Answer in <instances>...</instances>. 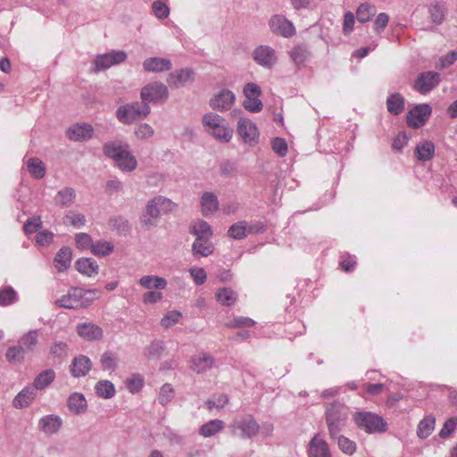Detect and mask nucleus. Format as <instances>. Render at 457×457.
<instances>
[{"label": "nucleus", "mask_w": 457, "mask_h": 457, "mask_svg": "<svg viewBox=\"0 0 457 457\" xmlns=\"http://www.w3.org/2000/svg\"><path fill=\"white\" fill-rule=\"evenodd\" d=\"M104 154L112 159L117 167L125 172L136 170L137 161L129 150V145L122 140L106 142L103 146Z\"/></svg>", "instance_id": "f257e3e1"}, {"label": "nucleus", "mask_w": 457, "mask_h": 457, "mask_svg": "<svg viewBox=\"0 0 457 457\" xmlns=\"http://www.w3.org/2000/svg\"><path fill=\"white\" fill-rule=\"evenodd\" d=\"M348 418L349 409L345 403L335 401L326 405L325 421L331 440H336L337 435L345 429Z\"/></svg>", "instance_id": "f03ea898"}, {"label": "nucleus", "mask_w": 457, "mask_h": 457, "mask_svg": "<svg viewBox=\"0 0 457 457\" xmlns=\"http://www.w3.org/2000/svg\"><path fill=\"white\" fill-rule=\"evenodd\" d=\"M98 292L96 289H83L78 287H71L67 294L55 301V305L65 309H81L90 306L95 297L89 296Z\"/></svg>", "instance_id": "7ed1b4c3"}, {"label": "nucleus", "mask_w": 457, "mask_h": 457, "mask_svg": "<svg viewBox=\"0 0 457 457\" xmlns=\"http://www.w3.org/2000/svg\"><path fill=\"white\" fill-rule=\"evenodd\" d=\"M203 126L206 132L220 142H228L233 136V130L227 120L220 115L209 112L203 116Z\"/></svg>", "instance_id": "20e7f679"}, {"label": "nucleus", "mask_w": 457, "mask_h": 457, "mask_svg": "<svg viewBox=\"0 0 457 457\" xmlns=\"http://www.w3.org/2000/svg\"><path fill=\"white\" fill-rule=\"evenodd\" d=\"M151 112L149 105L141 102H135L120 106L116 111L117 119L124 123L130 124L137 120L145 118Z\"/></svg>", "instance_id": "39448f33"}, {"label": "nucleus", "mask_w": 457, "mask_h": 457, "mask_svg": "<svg viewBox=\"0 0 457 457\" xmlns=\"http://www.w3.org/2000/svg\"><path fill=\"white\" fill-rule=\"evenodd\" d=\"M229 428L233 435L245 439H251L258 435L261 426L253 415L245 414L236 419Z\"/></svg>", "instance_id": "423d86ee"}, {"label": "nucleus", "mask_w": 457, "mask_h": 457, "mask_svg": "<svg viewBox=\"0 0 457 457\" xmlns=\"http://www.w3.org/2000/svg\"><path fill=\"white\" fill-rule=\"evenodd\" d=\"M354 421L359 428L367 433H382L386 430V422L382 417L372 412H357Z\"/></svg>", "instance_id": "0eeeda50"}, {"label": "nucleus", "mask_w": 457, "mask_h": 457, "mask_svg": "<svg viewBox=\"0 0 457 457\" xmlns=\"http://www.w3.org/2000/svg\"><path fill=\"white\" fill-rule=\"evenodd\" d=\"M141 100L149 105L150 103L165 101L169 96L168 87L161 82H153L145 85L140 93Z\"/></svg>", "instance_id": "6e6552de"}, {"label": "nucleus", "mask_w": 457, "mask_h": 457, "mask_svg": "<svg viewBox=\"0 0 457 457\" xmlns=\"http://www.w3.org/2000/svg\"><path fill=\"white\" fill-rule=\"evenodd\" d=\"M176 207L177 204L170 199L158 195L148 201L145 206V212L148 216L159 219L162 214L174 211Z\"/></svg>", "instance_id": "1a4fd4ad"}, {"label": "nucleus", "mask_w": 457, "mask_h": 457, "mask_svg": "<svg viewBox=\"0 0 457 457\" xmlns=\"http://www.w3.org/2000/svg\"><path fill=\"white\" fill-rule=\"evenodd\" d=\"M262 94L261 87L255 83H247L244 87L245 100L244 107L252 112H259L262 110L263 104L260 100Z\"/></svg>", "instance_id": "9d476101"}, {"label": "nucleus", "mask_w": 457, "mask_h": 457, "mask_svg": "<svg viewBox=\"0 0 457 457\" xmlns=\"http://www.w3.org/2000/svg\"><path fill=\"white\" fill-rule=\"evenodd\" d=\"M127 54L124 51H112L111 53L99 54L96 57L94 63V71L96 72L107 70L112 65L124 62Z\"/></svg>", "instance_id": "9b49d317"}, {"label": "nucleus", "mask_w": 457, "mask_h": 457, "mask_svg": "<svg viewBox=\"0 0 457 457\" xmlns=\"http://www.w3.org/2000/svg\"><path fill=\"white\" fill-rule=\"evenodd\" d=\"M441 81L440 74L436 71H425L419 75L415 83L414 89L420 94H427L437 87Z\"/></svg>", "instance_id": "f8f14e48"}, {"label": "nucleus", "mask_w": 457, "mask_h": 457, "mask_svg": "<svg viewBox=\"0 0 457 457\" xmlns=\"http://www.w3.org/2000/svg\"><path fill=\"white\" fill-rule=\"evenodd\" d=\"M270 30L284 37H290L295 34L293 23L283 15H273L269 21Z\"/></svg>", "instance_id": "ddd939ff"}, {"label": "nucleus", "mask_w": 457, "mask_h": 457, "mask_svg": "<svg viewBox=\"0 0 457 457\" xmlns=\"http://www.w3.org/2000/svg\"><path fill=\"white\" fill-rule=\"evenodd\" d=\"M431 112L432 109L429 104H418L408 112L407 124L411 128H420L428 120Z\"/></svg>", "instance_id": "4468645a"}, {"label": "nucleus", "mask_w": 457, "mask_h": 457, "mask_svg": "<svg viewBox=\"0 0 457 457\" xmlns=\"http://www.w3.org/2000/svg\"><path fill=\"white\" fill-rule=\"evenodd\" d=\"M253 60L261 66L270 69L277 62L275 51L268 46H260L253 53Z\"/></svg>", "instance_id": "2eb2a0df"}, {"label": "nucleus", "mask_w": 457, "mask_h": 457, "mask_svg": "<svg viewBox=\"0 0 457 457\" xmlns=\"http://www.w3.org/2000/svg\"><path fill=\"white\" fill-rule=\"evenodd\" d=\"M236 100L235 94L228 89H222L210 100V106L220 112L229 110Z\"/></svg>", "instance_id": "dca6fc26"}, {"label": "nucleus", "mask_w": 457, "mask_h": 457, "mask_svg": "<svg viewBox=\"0 0 457 457\" xmlns=\"http://www.w3.org/2000/svg\"><path fill=\"white\" fill-rule=\"evenodd\" d=\"M237 132L245 143L252 145L258 139V129L255 124L248 119H240L237 123Z\"/></svg>", "instance_id": "f3484780"}, {"label": "nucleus", "mask_w": 457, "mask_h": 457, "mask_svg": "<svg viewBox=\"0 0 457 457\" xmlns=\"http://www.w3.org/2000/svg\"><path fill=\"white\" fill-rule=\"evenodd\" d=\"M62 426V420L60 416L48 414L39 419L37 428L46 435L52 436L59 432Z\"/></svg>", "instance_id": "a211bd4d"}, {"label": "nucleus", "mask_w": 457, "mask_h": 457, "mask_svg": "<svg viewBox=\"0 0 457 457\" xmlns=\"http://www.w3.org/2000/svg\"><path fill=\"white\" fill-rule=\"evenodd\" d=\"M195 80V72L192 69L185 68L176 70L169 74L167 82L170 87H179Z\"/></svg>", "instance_id": "6ab92c4d"}, {"label": "nucleus", "mask_w": 457, "mask_h": 457, "mask_svg": "<svg viewBox=\"0 0 457 457\" xmlns=\"http://www.w3.org/2000/svg\"><path fill=\"white\" fill-rule=\"evenodd\" d=\"M94 134V128L88 123H76L67 130L68 137L73 141H87Z\"/></svg>", "instance_id": "aec40b11"}, {"label": "nucleus", "mask_w": 457, "mask_h": 457, "mask_svg": "<svg viewBox=\"0 0 457 457\" xmlns=\"http://www.w3.org/2000/svg\"><path fill=\"white\" fill-rule=\"evenodd\" d=\"M309 457H331L328 443L318 433L311 439L308 450Z\"/></svg>", "instance_id": "412c9836"}, {"label": "nucleus", "mask_w": 457, "mask_h": 457, "mask_svg": "<svg viewBox=\"0 0 457 457\" xmlns=\"http://www.w3.org/2000/svg\"><path fill=\"white\" fill-rule=\"evenodd\" d=\"M92 369L91 360L83 354L75 357L70 366V371L72 377H85Z\"/></svg>", "instance_id": "4be33fe9"}, {"label": "nucleus", "mask_w": 457, "mask_h": 457, "mask_svg": "<svg viewBox=\"0 0 457 457\" xmlns=\"http://www.w3.org/2000/svg\"><path fill=\"white\" fill-rule=\"evenodd\" d=\"M77 333L79 337L88 341L99 340L103 337V329L91 322L78 324Z\"/></svg>", "instance_id": "5701e85b"}, {"label": "nucleus", "mask_w": 457, "mask_h": 457, "mask_svg": "<svg viewBox=\"0 0 457 457\" xmlns=\"http://www.w3.org/2000/svg\"><path fill=\"white\" fill-rule=\"evenodd\" d=\"M143 68L148 72H162L172 68L170 60L162 57H150L143 62Z\"/></svg>", "instance_id": "b1692460"}, {"label": "nucleus", "mask_w": 457, "mask_h": 457, "mask_svg": "<svg viewBox=\"0 0 457 457\" xmlns=\"http://www.w3.org/2000/svg\"><path fill=\"white\" fill-rule=\"evenodd\" d=\"M202 214L209 217L214 214L219 209V201L217 196L212 192H205L200 200Z\"/></svg>", "instance_id": "393cba45"}, {"label": "nucleus", "mask_w": 457, "mask_h": 457, "mask_svg": "<svg viewBox=\"0 0 457 457\" xmlns=\"http://www.w3.org/2000/svg\"><path fill=\"white\" fill-rule=\"evenodd\" d=\"M36 397V390L32 386L24 387L13 399L12 404L17 409L28 407Z\"/></svg>", "instance_id": "a878e982"}, {"label": "nucleus", "mask_w": 457, "mask_h": 457, "mask_svg": "<svg viewBox=\"0 0 457 457\" xmlns=\"http://www.w3.org/2000/svg\"><path fill=\"white\" fill-rule=\"evenodd\" d=\"M67 406L72 413L79 415L86 412L87 403L82 394L73 393L68 398Z\"/></svg>", "instance_id": "bb28decb"}, {"label": "nucleus", "mask_w": 457, "mask_h": 457, "mask_svg": "<svg viewBox=\"0 0 457 457\" xmlns=\"http://www.w3.org/2000/svg\"><path fill=\"white\" fill-rule=\"evenodd\" d=\"M214 251V246L210 239L195 238L192 245V254L195 258L207 257Z\"/></svg>", "instance_id": "cd10ccee"}, {"label": "nucleus", "mask_w": 457, "mask_h": 457, "mask_svg": "<svg viewBox=\"0 0 457 457\" xmlns=\"http://www.w3.org/2000/svg\"><path fill=\"white\" fill-rule=\"evenodd\" d=\"M75 266L79 273L87 277L96 275L99 270L97 262L92 258H80L76 261Z\"/></svg>", "instance_id": "c85d7f7f"}, {"label": "nucleus", "mask_w": 457, "mask_h": 457, "mask_svg": "<svg viewBox=\"0 0 457 457\" xmlns=\"http://www.w3.org/2000/svg\"><path fill=\"white\" fill-rule=\"evenodd\" d=\"M76 198V192L72 187H66L59 190L54 198L55 205L59 207L71 206Z\"/></svg>", "instance_id": "c756f323"}, {"label": "nucleus", "mask_w": 457, "mask_h": 457, "mask_svg": "<svg viewBox=\"0 0 457 457\" xmlns=\"http://www.w3.org/2000/svg\"><path fill=\"white\" fill-rule=\"evenodd\" d=\"M71 249L68 246H63L57 252L54 262L58 271H64L71 266Z\"/></svg>", "instance_id": "7c9ffc66"}, {"label": "nucleus", "mask_w": 457, "mask_h": 457, "mask_svg": "<svg viewBox=\"0 0 457 457\" xmlns=\"http://www.w3.org/2000/svg\"><path fill=\"white\" fill-rule=\"evenodd\" d=\"M190 234L195 238L210 239L212 236V227L205 220H197L194 222L189 229Z\"/></svg>", "instance_id": "2f4dec72"}, {"label": "nucleus", "mask_w": 457, "mask_h": 457, "mask_svg": "<svg viewBox=\"0 0 457 457\" xmlns=\"http://www.w3.org/2000/svg\"><path fill=\"white\" fill-rule=\"evenodd\" d=\"M404 97L400 93L391 94L387 96L386 108L391 114H400L404 109Z\"/></svg>", "instance_id": "473e14b6"}, {"label": "nucleus", "mask_w": 457, "mask_h": 457, "mask_svg": "<svg viewBox=\"0 0 457 457\" xmlns=\"http://www.w3.org/2000/svg\"><path fill=\"white\" fill-rule=\"evenodd\" d=\"M289 55L294 63L301 67L310 58L311 52L305 45H299L291 49Z\"/></svg>", "instance_id": "72a5a7b5"}, {"label": "nucleus", "mask_w": 457, "mask_h": 457, "mask_svg": "<svg viewBox=\"0 0 457 457\" xmlns=\"http://www.w3.org/2000/svg\"><path fill=\"white\" fill-rule=\"evenodd\" d=\"M193 370L197 373H203L213 365V358L205 353H200L192 360Z\"/></svg>", "instance_id": "f704fd0d"}, {"label": "nucleus", "mask_w": 457, "mask_h": 457, "mask_svg": "<svg viewBox=\"0 0 457 457\" xmlns=\"http://www.w3.org/2000/svg\"><path fill=\"white\" fill-rule=\"evenodd\" d=\"M166 350L165 343L162 340H154L144 350V354L148 359H161Z\"/></svg>", "instance_id": "c9c22d12"}, {"label": "nucleus", "mask_w": 457, "mask_h": 457, "mask_svg": "<svg viewBox=\"0 0 457 457\" xmlns=\"http://www.w3.org/2000/svg\"><path fill=\"white\" fill-rule=\"evenodd\" d=\"M414 154L420 161H429L434 157L435 145L431 141H424L416 146Z\"/></svg>", "instance_id": "e433bc0d"}, {"label": "nucleus", "mask_w": 457, "mask_h": 457, "mask_svg": "<svg viewBox=\"0 0 457 457\" xmlns=\"http://www.w3.org/2000/svg\"><path fill=\"white\" fill-rule=\"evenodd\" d=\"M139 284L146 289H164L167 287L165 278L154 275L143 276L139 279Z\"/></svg>", "instance_id": "4c0bfd02"}, {"label": "nucleus", "mask_w": 457, "mask_h": 457, "mask_svg": "<svg viewBox=\"0 0 457 457\" xmlns=\"http://www.w3.org/2000/svg\"><path fill=\"white\" fill-rule=\"evenodd\" d=\"M55 378V372L52 369H47L40 372L34 379L32 386L37 390L47 387Z\"/></svg>", "instance_id": "58836bf2"}, {"label": "nucleus", "mask_w": 457, "mask_h": 457, "mask_svg": "<svg viewBox=\"0 0 457 457\" xmlns=\"http://www.w3.org/2000/svg\"><path fill=\"white\" fill-rule=\"evenodd\" d=\"M27 168L29 173L35 179H41L46 175V166L44 162L37 157L29 158L27 161Z\"/></svg>", "instance_id": "ea45409f"}, {"label": "nucleus", "mask_w": 457, "mask_h": 457, "mask_svg": "<svg viewBox=\"0 0 457 457\" xmlns=\"http://www.w3.org/2000/svg\"><path fill=\"white\" fill-rule=\"evenodd\" d=\"M225 428V423L221 420H212L199 428V434L204 437H210L221 431Z\"/></svg>", "instance_id": "a19ab883"}, {"label": "nucleus", "mask_w": 457, "mask_h": 457, "mask_svg": "<svg viewBox=\"0 0 457 457\" xmlns=\"http://www.w3.org/2000/svg\"><path fill=\"white\" fill-rule=\"evenodd\" d=\"M435 423H436V419L433 416H431V415L426 416L418 424L417 436L420 439H425V438L428 437L434 431Z\"/></svg>", "instance_id": "79ce46f5"}, {"label": "nucleus", "mask_w": 457, "mask_h": 457, "mask_svg": "<svg viewBox=\"0 0 457 457\" xmlns=\"http://www.w3.org/2000/svg\"><path fill=\"white\" fill-rule=\"evenodd\" d=\"M216 300L222 305L231 306L237 300V294L230 287L219 289L216 294Z\"/></svg>", "instance_id": "37998d69"}, {"label": "nucleus", "mask_w": 457, "mask_h": 457, "mask_svg": "<svg viewBox=\"0 0 457 457\" xmlns=\"http://www.w3.org/2000/svg\"><path fill=\"white\" fill-rule=\"evenodd\" d=\"M109 225L113 231H116L120 235H127L130 231L129 220L122 216L111 218L109 220Z\"/></svg>", "instance_id": "c03bdc74"}, {"label": "nucleus", "mask_w": 457, "mask_h": 457, "mask_svg": "<svg viewBox=\"0 0 457 457\" xmlns=\"http://www.w3.org/2000/svg\"><path fill=\"white\" fill-rule=\"evenodd\" d=\"M96 392L98 396L110 399L115 395V387L109 380H101L96 384Z\"/></svg>", "instance_id": "a18cd8bd"}, {"label": "nucleus", "mask_w": 457, "mask_h": 457, "mask_svg": "<svg viewBox=\"0 0 457 457\" xmlns=\"http://www.w3.org/2000/svg\"><path fill=\"white\" fill-rule=\"evenodd\" d=\"M18 301L16 291L10 286L0 289V306H7Z\"/></svg>", "instance_id": "49530a36"}, {"label": "nucleus", "mask_w": 457, "mask_h": 457, "mask_svg": "<svg viewBox=\"0 0 457 457\" xmlns=\"http://www.w3.org/2000/svg\"><path fill=\"white\" fill-rule=\"evenodd\" d=\"M228 237L234 239H243L247 233V222L245 220L234 223L228 230Z\"/></svg>", "instance_id": "de8ad7c7"}, {"label": "nucleus", "mask_w": 457, "mask_h": 457, "mask_svg": "<svg viewBox=\"0 0 457 457\" xmlns=\"http://www.w3.org/2000/svg\"><path fill=\"white\" fill-rule=\"evenodd\" d=\"M100 363L104 370H114L118 365L117 354L109 351L104 352L101 355Z\"/></svg>", "instance_id": "09e8293b"}, {"label": "nucleus", "mask_w": 457, "mask_h": 457, "mask_svg": "<svg viewBox=\"0 0 457 457\" xmlns=\"http://www.w3.org/2000/svg\"><path fill=\"white\" fill-rule=\"evenodd\" d=\"M375 12L376 9L373 5L364 3L358 7L356 11V18L360 22L365 23L375 15Z\"/></svg>", "instance_id": "8fccbe9b"}, {"label": "nucleus", "mask_w": 457, "mask_h": 457, "mask_svg": "<svg viewBox=\"0 0 457 457\" xmlns=\"http://www.w3.org/2000/svg\"><path fill=\"white\" fill-rule=\"evenodd\" d=\"M337 441V445L339 449L347 455H353L356 452V444L355 442L350 440L348 437H345L340 434L336 437Z\"/></svg>", "instance_id": "3c124183"}, {"label": "nucleus", "mask_w": 457, "mask_h": 457, "mask_svg": "<svg viewBox=\"0 0 457 457\" xmlns=\"http://www.w3.org/2000/svg\"><path fill=\"white\" fill-rule=\"evenodd\" d=\"M37 330H30L20 339V345L24 350L33 351L37 344Z\"/></svg>", "instance_id": "603ef678"}, {"label": "nucleus", "mask_w": 457, "mask_h": 457, "mask_svg": "<svg viewBox=\"0 0 457 457\" xmlns=\"http://www.w3.org/2000/svg\"><path fill=\"white\" fill-rule=\"evenodd\" d=\"M114 249V245L110 242L98 241L91 245V251L95 255L106 256Z\"/></svg>", "instance_id": "864d4df0"}, {"label": "nucleus", "mask_w": 457, "mask_h": 457, "mask_svg": "<svg viewBox=\"0 0 457 457\" xmlns=\"http://www.w3.org/2000/svg\"><path fill=\"white\" fill-rule=\"evenodd\" d=\"M174 397V390L170 384H164L159 393L158 401L162 405L168 404Z\"/></svg>", "instance_id": "5fc2aeb1"}, {"label": "nucleus", "mask_w": 457, "mask_h": 457, "mask_svg": "<svg viewBox=\"0 0 457 457\" xmlns=\"http://www.w3.org/2000/svg\"><path fill=\"white\" fill-rule=\"evenodd\" d=\"M50 353L58 359H63L68 354V345L62 341H56L50 348Z\"/></svg>", "instance_id": "6e6d98bb"}, {"label": "nucleus", "mask_w": 457, "mask_h": 457, "mask_svg": "<svg viewBox=\"0 0 457 457\" xmlns=\"http://www.w3.org/2000/svg\"><path fill=\"white\" fill-rule=\"evenodd\" d=\"M152 9L155 17L160 20L167 18L170 14V8L161 1H154L152 4Z\"/></svg>", "instance_id": "4d7b16f0"}, {"label": "nucleus", "mask_w": 457, "mask_h": 457, "mask_svg": "<svg viewBox=\"0 0 457 457\" xmlns=\"http://www.w3.org/2000/svg\"><path fill=\"white\" fill-rule=\"evenodd\" d=\"M24 353H25V350L20 345L18 346H12V347L8 348V350L5 353V356L9 361L17 362V361H21V360H23Z\"/></svg>", "instance_id": "13d9d810"}, {"label": "nucleus", "mask_w": 457, "mask_h": 457, "mask_svg": "<svg viewBox=\"0 0 457 457\" xmlns=\"http://www.w3.org/2000/svg\"><path fill=\"white\" fill-rule=\"evenodd\" d=\"M457 60V51L453 50L445 55L442 56L438 62L436 64V68L442 70L453 65Z\"/></svg>", "instance_id": "bf43d9fd"}, {"label": "nucleus", "mask_w": 457, "mask_h": 457, "mask_svg": "<svg viewBox=\"0 0 457 457\" xmlns=\"http://www.w3.org/2000/svg\"><path fill=\"white\" fill-rule=\"evenodd\" d=\"M181 318V313L178 311L169 312L162 320L161 325L163 328H170L174 324L178 323Z\"/></svg>", "instance_id": "052dcab7"}, {"label": "nucleus", "mask_w": 457, "mask_h": 457, "mask_svg": "<svg viewBox=\"0 0 457 457\" xmlns=\"http://www.w3.org/2000/svg\"><path fill=\"white\" fill-rule=\"evenodd\" d=\"M42 220L39 216H34L29 219L23 226V230L26 234H32L37 231V228L42 227Z\"/></svg>", "instance_id": "680f3d73"}, {"label": "nucleus", "mask_w": 457, "mask_h": 457, "mask_svg": "<svg viewBox=\"0 0 457 457\" xmlns=\"http://www.w3.org/2000/svg\"><path fill=\"white\" fill-rule=\"evenodd\" d=\"M154 133V129L147 123H141L135 129L136 136L140 139H147L153 137Z\"/></svg>", "instance_id": "e2e57ef3"}, {"label": "nucleus", "mask_w": 457, "mask_h": 457, "mask_svg": "<svg viewBox=\"0 0 457 457\" xmlns=\"http://www.w3.org/2000/svg\"><path fill=\"white\" fill-rule=\"evenodd\" d=\"M65 220H67L73 227L78 228L83 227L86 224V218L81 213L69 212L65 215Z\"/></svg>", "instance_id": "0e129e2a"}, {"label": "nucleus", "mask_w": 457, "mask_h": 457, "mask_svg": "<svg viewBox=\"0 0 457 457\" xmlns=\"http://www.w3.org/2000/svg\"><path fill=\"white\" fill-rule=\"evenodd\" d=\"M54 240V233L49 230L38 231L36 235V242L41 246L49 245Z\"/></svg>", "instance_id": "69168bd1"}, {"label": "nucleus", "mask_w": 457, "mask_h": 457, "mask_svg": "<svg viewBox=\"0 0 457 457\" xmlns=\"http://www.w3.org/2000/svg\"><path fill=\"white\" fill-rule=\"evenodd\" d=\"M272 150L283 157L287 153V144L284 138L276 137L271 142Z\"/></svg>", "instance_id": "338daca9"}, {"label": "nucleus", "mask_w": 457, "mask_h": 457, "mask_svg": "<svg viewBox=\"0 0 457 457\" xmlns=\"http://www.w3.org/2000/svg\"><path fill=\"white\" fill-rule=\"evenodd\" d=\"M189 273L196 285L200 286L205 283L207 274L203 268H191Z\"/></svg>", "instance_id": "774afa93"}]
</instances>
